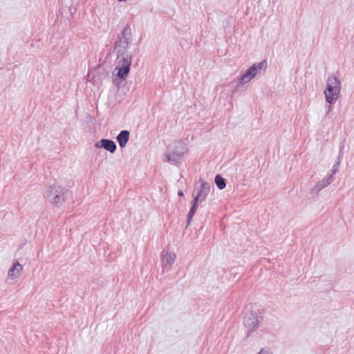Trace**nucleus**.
Wrapping results in <instances>:
<instances>
[{
    "label": "nucleus",
    "mask_w": 354,
    "mask_h": 354,
    "mask_svg": "<svg viewBox=\"0 0 354 354\" xmlns=\"http://www.w3.org/2000/svg\"><path fill=\"white\" fill-rule=\"evenodd\" d=\"M117 54L116 66L113 75L125 80L130 71L132 62L131 54L128 50H115Z\"/></svg>",
    "instance_id": "1"
},
{
    "label": "nucleus",
    "mask_w": 354,
    "mask_h": 354,
    "mask_svg": "<svg viewBox=\"0 0 354 354\" xmlns=\"http://www.w3.org/2000/svg\"><path fill=\"white\" fill-rule=\"evenodd\" d=\"M267 68V62L263 60L259 63L254 64L244 74L236 78V84L234 86L236 90L243 88L244 85L249 83L261 72H265Z\"/></svg>",
    "instance_id": "2"
},
{
    "label": "nucleus",
    "mask_w": 354,
    "mask_h": 354,
    "mask_svg": "<svg viewBox=\"0 0 354 354\" xmlns=\"http://www.w3.org/2000/svg\"><path fill=\"white\" fill-rule=\"evenodd\" d=\"M341 82L337 76L333 75L326 80V88L324 94L327 103L333 104L336 102L340 95Z\"/></svg>",
    "instance_id": "3"
},
{
    "label": "nucleus",
    "mask_w": 354,
    "mask_h": 354,
    "mask_svg": "<svg viewBox=\"0 0 354 354\" xmlns=\"http://www.w3.org/2000/svg\"><path fill=\"white\" fill-rule=\"evenodd\" d=\"M44 196L48 202L57 207L61 206L64 201L63 189L57 182L44 191Z\"/></svg>",
    "instance_id": "4"
},
{
    "label": "nucleus",
    "mask_w": 354,
    "mask_h": 354,
    "mask_svg": "<svg viewBox=\"0 0 354 354\" xmlns=\"http://www.w3.org/2000/svg\"><path fill=\"white\" fill-rule=\"evenodd\" d=\"M187 151V145L184 142H176L170 145L168 152L165 156L169 162L176 165Z\"/></svg>",
    "instance_id": "5"
},
{
    "label": "nucleus",
    "mask_w": 354,
    "mask_h": 354,
    "mask_svg": "<svg viewBox=\"0 0 354 354\" xmlns=\"http://www.w3.org/2000/svg\"><path fill=\"white\" fill-rule=\"evenodd\" d=\"M133 40L131 27L129 25L125 26L121 34L118 37V40L115 44V50H128Z\"/></svg>",
    "instance_id": "6"
},
{
    "label": "nucleus",
    "mask_w": 354,
    "mask_h": 354,
    "mask_svg": "<svg viewBox=\"0 0 354 354\" xmlns=\"http://www.w3.org/2000/svg\"><path fill=\"white\" fill-rule=\"evenodd\" d=\"M23 271V266L19 262L14 263L8 271L6 283L8 284L15 283Z\"/></svg>",
    "instance_id": "7"
},
{
    "label": "nucleus",
    "mask_w": 354,
    "mask_h": 354,
    "mask_svg": "<svg viewBox=\"0 0 354 354\" xmlns=\"http://www.w3.org/2000/svg\"><path fill=\"white\" fill-rule=\"evenodd\" d=\"M260 322L257 313L254 310H250L245 315L244 325L250 332L254 330L259 326Z\"/></svg>",
    "instance_id": "8"
},
{
    "label": "nucleus",
    "mask_w": 354,
    "mask_h": 354,
    "mask_svg": "<svg viewBox=\"0 0 354 354\" xmlns=\"http://www.w3.org/2000/svg\"><path fill=\"white\" fill-rule=\"evenodd\" d=\"M210 183L201 182L200 186L197 187V192L194 197L193 202H201L205 199L210 191Z\"/></svg>",
    "instance_id": "9"
},
{
    "label": "nucleus",
    "mask_w": 354,
    "mask_h": 354,
    "mask_svg": "<svg viewBox=\"0 0 354 354\" xmlns=\"http://www.w3.org/2000/svg\"><path fill=\"white\" fill-rule=\"evenodd\" d=\"M176 254L173 252H167L162 254V263L163 270H169L176 260Z\"/></svg>",
    "instance_id": "10"
},
{
    "label": "nucleus",
    "mask_w": 354,
    "mask_h": 354,
    "mask_svg": "<svg viewBox=\"0 0 354 354\" xmlns=\"http://www.w3.org/2000/svg\"><path fill=\"white\" fill-rule=\"evenodd\" d=\"M95 147L97 149L104 148L111 153H114L117 149L115 143L113 140L108 139H102L100 142L95 144Z\"/></svg>",
    "instance_id": "11"
},
{
    "label": "nucleus",
    "mask_w": 354,
    "mask_h": 354,
    "mask_svg": "<svg viewBox=\"0 0 354 354\" xmlns=\"http://www.w3.org/2000/svg\"><path fill=\"white\" fill-rule=\"evenodd\" d=\"M334 180V177L333 176V174H330L328 176L324 178L322 180L319 181L315 188L313 189V192L316 190L317 192L322 190L324 187H327L330 184L332 183V182Z\"/></svg>",
    "instance_id": "12"
},
{
    "label": "nucleus",
    "mask_w": 354,
    "mask_h": 354,
    "mask_svg": "<svg viewBox=\"0 0 354 354\" xmlns=\"http://www.w3.org/2000/svg\"><path fill=\"white\" fill-rule=\"evenodd\" d=\"M129 139V132L127 130L122 131L116 137V140L121 148H124Z\"/></svg>",
    "instance_id": "13"
},
{
    "label": "nucleus",
    "mask_w": 354,
    "mask_h": 354,
    "mask_svg": "<svg viewBox=\"0 0 354 354\" xmlns=\"http://www.w3.org/2000/svg\"><path fill=\"white\" fill-rule=\"evenodd\" d=\"M215 183L219 189H224L226 185L224 178L218 175L215 177Z\"/></svg>",
    "instance_id": "14"
},
{
    "label": "nucleus",
    "mask_w": 354,
    "mask_h": 354,
    "mask_svg": "<svg viewBox=\"0 0 354 354\" xmlns=\"http://www.w3.org/2000/svg\"><path fill=\"white\" fill-rule=\"evenodd\" d=\"M196 203L193 202L192 207L187 214V225H188L190 223L191 220L196 212Z\"/></svg>",
    "instance_id": "15"
},
{
    "label": "nucleus",
    "mask_w": 354,
    "mask_h": 354,
    "mask_svg": "<svg viewBox=\"0 0 354 354\" xmlns=\"http://www.w3.org/2000/svg\"><path fill=\"white\" fill-rule=\"evenodd\" d=\"M339 165H340L339 161H336V162L333 165V169L331 170V171H332L331 174H333V176L338 171Z\"/></svg>",
    "instance_id": "16"
},
{
    "label": "nucleus",
    "mask_w": 354,
    "mask_h": 354,
    "mask_svg": "<svg viewBox=\"0 0 354 354\" xmlns=\"http://www.w3.org/2000/svg\"><path fill=\"white\" fill-rule=\"evenodd\" d=\"M258 354H272V351L268 348H262Z\"/></svg>",
    "instance_id": "17"
},
{
    "label": "nucleus",
    "mask_w": 354,
    "mask_h": 354,
    "mask_svg": "<svg viewBox=\"0 0 354 354\" xmlns=\"http://www.w3.org/2000/svg\"><path fill=\"white\" fill-rule=\"evenodd\" d=\"M342 150L341 149L340 151H339V156L337 158V161H339V163L341 162V160H342Z\"/></svg>",
    "instance_id": "18"
},
{
    "label": "nucleus",
    "mask_w": 354,
    "mask_h": 354,
    "mask_svg": "<svg viewBox=\"0 0 354 354\" xmlns=\"http://www.w3.org/2000/svg\"><path fill=\"white\" fill-rule=\"evenodd\" d=\"M178 195L183 196V192L182 191H179L178 192Z\"/></svg>",
    "instance_id": "19"
},
{
    "label": "nucleus",
    "mask_w": 354,
    "mask_h": 354,
    "mask_svg": "<svg viewBox=\"0 0 354 354\" xmlns=\"http://www.w3.org/2000/svg\"><path fill=\"white\" fill-rule=\"evenodd\" d=\"M331 109H332V106H328V112H329V111H330Z\"/></svg>",
    "instance_id": "20"
}]
</instances>
